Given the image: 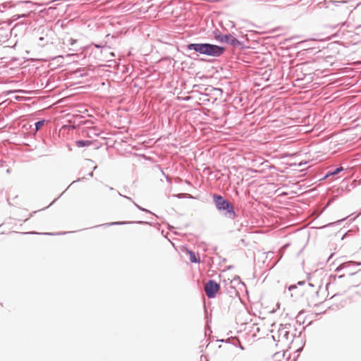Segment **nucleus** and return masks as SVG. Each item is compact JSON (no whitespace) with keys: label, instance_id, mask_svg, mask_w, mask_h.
Segmentation results:
<instances>
[{"label":"nucleus","instance_id":"f257e3e1","mask_svg":"<svg viewBox=\"0 0 361 361\" xmlns=\"http://www.w3.org/2000/svg\"><path fill=\"white\" fill-rule=\"evenodd\" d=\"M188 50H193L200 54L207 55L213 57L221 56L225 49L222 47L209 43H192L187 46Z\"/></svg>","mask_w":361,"mask_h":361},{"label":"nucleus","instance_id":"f03ea898","mask_svg":"<svg viewBox=\"0 0 361 361\" xmlns=\"http://www.w3.org/2000/svg\"><path fill=\"white\" fill-rule=\"evenodd\" d=\"M212 199L216 209L226 218L233 220L236 216L233 205L223 196L213 194Z\"/></svg>","mask_w":361,"mask_h":361},{"label":"nucleus","instance_id":"7ed1b4c3","mask_svg":"<svg viewBox=\"0 0 361 361\" xmlns=\"http://www.w3.org/2000/svg\"><path fill=\"white\" fill-rule=\"evenodd\" d=\"M291 328L290 324H281L278 329V337L279 340L292 342L294 336L290 334Z\"/></svg>","mask_w":361,"mask_h":361},{"label":"nucleus","instance_id":"20e7f679","mask_svg":"<svg viewBox=\"0 0 361 361\" xmlns=\"http://www.w3.org/2000/svg\"><path fill=\"white\" fill-rule=\"evenodd\" d=\"M219 288L220 286L219 283H217L214 280H209L208 282L205 284L204 291L209 298H212L215 297V295Z\"/></svg>","mask_w":361,"mask_h":361},{"label":"nucleus","instance_id":"39448f33","mask_svg":"<svg viewBox=\"0 0 361 361\" xmlns=\"http://www.w3.org/2000/svg\"><path fill=\"white\" fill-rule=\"evenodd\" d=\"M219 42L226 43L234 47H239L241 44L240 42L238 39H236L233 35L231 34L222 35L221 36H219Z\"/></svg>","mask_w":361,"mask_h":361},{"label":"nucleus","instance_id":"423d86ee","mask_svg":"<svg viewBox=\"0 0 361 361\" xmlns=\"http://www.w3.org/2000/svg\"><path fill=\"white\" fill-rule=\"evenodd\" d=\"M46 32V28L44 27H38L35 28L32 32L31 37L37 42L41 35Z\"/></svg>","mask_w":361,"mask_h":361},{"label":"nucleus","instance_id":"0eeeda50","mask_svg":"<svg viewBox=\"0 0 361 361\" xmlns=\"http://www.w3.org/2000/svg\"><path fill=\"white\" fill-rule=\"evenodd\" d=\"M352 265L360 266V265H361V262H355L353 261H349V262L343 263L336 269V271L339 272L344 269L349 268Z\"/></svg>","mask_w":361,"mask_h":361},{"label":"nucleus","instance_id":"6e6552de","mask_svg":"<svg viewBox=\"0 0 361 361\" xmlns=\"http://www.w3.org/2000/svg\"><path fill=\"white\" fill-rule=\"evenodd\" d=\"M133 223H136V224H149L148 222L143 221H115V222H111V223H109V224H103L102 226H109L123 225V224H133Z\"/></svg>","mask_w":361,"mask_h":361},{"label":"nucleus","instance_id":"1a4fd4ad","mask_svg":"<svg viewBox=\"0 0 361 361\" xmlns=\"http://www.w3.org/2000/svg\"><path fill=\"white\" fill-rule=\"evenodd\" d=\"M44 123H45V120L44 119H42V120H40V121H38L35 123H34V128L33 130H31L30 132L32 133V135H35L37 132L44 125Z\"/></svg>","mask_w":361,"mask_h":361},{"label":"nucleus","instance_id":"9d476101","mask_svg":"<svg viewBox=\"0 0 361 361\" xmlns=\"http://www.w3.org/2000/svg\"><path fill=\"white\" fill-rule=\"evenodd\" d=\"M34 125L30 123V121H28L27 118H24V134H29L32 135L30 130H33Z\"/></svg>","mask_w":361,"mask_h":361},{"label":"nucleus","instance_id":"9b49d317","mask_svg":"<svg viewBox=\"0 0 361 361\" xmlns=\"http://www.w3.org/2000/svg\"><path fill=\"white\" fill-rule=\"evenodd\" d=\"M116 193L118 194V195L121 196V197H125V198H126V199H128V200H129L132 201V202H133L134 205H135V206L138 209H140V210H141V211H143V212H147V213L152 214L149 210H148V209H145V208H143V207H142L139 206L137 203H135V202H133L130 197H128V196H126V195H122V194H121L119 192H116Z\"/></svg>","mask_w":361,"mask_h":361},{"label":"nucleus","instance_id":"f8f14e48","mask_svg":"<svg viewBox=\"0 0 361 361\" xmlns=\"http://www.w3.org/2000/svg\"><path fill=\"white\" fill-rule=\"evenodd\" d=\"M343 171V167H338L334 170H331V171H329L325 175V177L324 178H327L330 176H336L337 174H338L340 172Z\"/></svg>","mask_w":361,"mask_h":361},{"label":"nucleus","instance_id":"ddd939ff","mask_svg":"<svg viewBox=\"0 0 361 361\" xmlns=\"http://www.w3.org/2000/svg\"><path fill=\"white\" fill-rule=\"evenodd\" d=\"M47 33L44 32V35H41V37L38 39L36 42L39 47H43L46 43H47V40L46 39Z\"/></svg>","mask_w":361,"mask_h":361},{"label":"nucleus","instance_id":"4468645a","mask_svg":"<svg viewBox=\"0 0 361 361\" xmlns=\"http://www.w3.org/2000/svg\"><path fill=\"white\" fill-rule=\"evenodd\" d=\"M188 253L190 255V260L192 263L200 262V259L197 258L195 255V253L191 250H188Z\"/></svg>","mask_w":361,"mask_h":361},{"label":"nucleus","instance_id":"2eb2a0df","mask_svg":"<svg viewBox=\"0 0 361 361\" xmlns=\"http://www.w3.org/2000/svg\"><path fill=\"white\" fill-rule=\"evenodd\" d=\"M90 144V141H89V140H80L76 141V145L78 147H83L89 145Z\"/></svg>","mask_w":361,"mask_h":361},{"label":"nucleus","instance_id":"dca6fc26","mask_svg":"<svg viewBox=\"0 0 361 361\" xmlns=\"http://www.w3.org/2000/svg\"><path fill=\"white\" fill-rule=\"evenodd\" d=\"M213 35H214V37L215 39H216V41H218V42L219 41V36H221V35H222V34H221L220 31H219V30H217V29H216V30L213 32Z\"/></svg>","mask_w":361,"mask_h":361},{"label":"nucleus","instance_id":"f3484780","mask_svg":"<svg viewBox=\"0 0 361 361\" xmlns=\"http://www.w3.org/2000/svg\"><path fill=\"white\" fill-rule=\"evenodd\" d=\"M347 3L346 1H329V4H332L336 6H339L341 4H345Z\"/></svg>","mask_w":361,"mask_h":361},{"label":"nucleus","instance_id":"a211bd4d","mask_svg":"<svg viewBox=\"0 0 361 361\" xmlns=\"http://www.w3.org/2000/svg\"><path fill=\"white\" fill-rule=\"evenodd\" d=\"M27 86H24V94H32L35 91L30 90V89H26Z\"/></svg>","mask_w":361,"mask_h":361},{"label":"nucleus","instance_id":"6ab92c4d","mask_svg":"<svg viewBox=\"0 0 361 361\" xmlns=\"http://www.w3.org/2000/svg\"><path fill=\"white\" fill-rule=\"evenodd\" d=\"M23 99H24V108H25L26 106H29V104H25V102L27 100H29L30 99H29V97L24 96Z\"/></svg>","mask_w":361,"mask_h":361},{"label":"nucleus","instance_id":"aec40b11","mask_svg":"<svg viewBox=\"0 0 361 361\" xmlns=\"http://www.w3.org/2000/svg\"><path fill=\"white\" fill-rule=\"evenodd\" d=\"M296 288V286H290L289 287V290H292L293 288Z\"/></svg>","mask_w":361,"mask_h":361},{"label":"nucleus","instance_id":"412c9836","mask_svg":"<svg viewBox=\"0 0 361 361\" xmlns=\"http://www.w3.org/2000/svg\"><path fill=\"white\" fill-rule=\"evenodd\" d=\"M30 1H23V4H30Z\"/></svg>","mask_w":361,"mask_h":361},{"label":"nucleus","instance_id":"4be33fe9","mask_svg":"<svg viewBox=\"0 0 361 361\" xmlns=\"http://www.w3.org/2000/svg\"><path fill=\"white\" fill-rule=\"evenodd\" d=\"M344 276V275H341L338 277V279H342Z\"/></svg>","mask_w":361,"mask_h":361},{"label":"nucleus","instance_id":"5701e85b","mask_svg":"<svg viewBox=\"0 0 361 361\" xmlns=\"http://www.w3.org/2000/svg\"><path fill=\"white\" fill-rule=\"evenodd\" d=\"M89 176H93V172H90V173H89Z\"/></svg>","mask_w":361,"mask_h":361},{"label":"nucleus","instance_id":"b1692460","mask_svg":"<svg viewBox=\"0 0 361 361\" xmlns=\"http://www.w3.org/2000/svg\"><path fill=\"white\" fill-rule=\"evenodd\" d=\"M355 274V272H350V276H353V275H354Z\"/></svg>","mask_w":361,"mask_h":361},{"label":"nucleus","instance_id":"393cba45","mask_svg":"<svg viewBox=\"0 0 361 361\" xmlns=\"http://www.w3.org/2000/svg\"><path fill=\"white\" fill-rule=\"evenodd\" d=\"M109 189L110 190H114L112 187H109Z\"/></svg>","mask_w":361,"mask_h":361},{"label":"nucleus","instance_id":"a878e982","mask_svg":"<svg viewBox=\"0 0 361 361\" xmlns=\"http://www.w3.org/2000/svg\"><path fill=\"white\" fill-rule=\"evenodd\" d=\"M346 25V22L342 23V25Z\"/></svg>","mask_w":361,"mask_h":361},{"label":"nucleus","instance_id":"bb28decb","mask_svg":"<svg viewBox=\"0 0 361 361\" xmlns=\"http://www.w3.org/2000/svg\"><path fill=\"white\" fill-rule=\"evenodd\" d=\"M45 234H47V235H52L51 233H46Z\"/></svg>","mask_w":361,"mask_h":361}]
</instances>
